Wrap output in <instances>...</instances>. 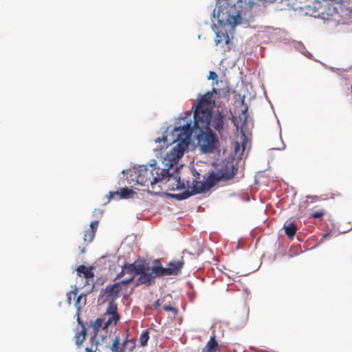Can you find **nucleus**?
Returning <instances> with one entry per match:
<instances>
[{"label": "nucleus", "instance_id": "32", "mask_svg": "<svg viewBox=\"0 0 352 352\" xmlns=\"http://www.w3.org/2000/svg\"><path fill=\"white\" fill-rule=\"evenodd\" d=\"M126 273V270H124V265L122 267V271L118 274L117 278H122Z\"/></svg>", "mask_w": 352, "mask_h": 352}, {"label": "nucleus", "instance_id": "17", "mask_svg": "<svg viewBox=\"0 0 352 352\" xmlns=\"http://www.w3.org/2000/svg\"><path fill=\"white\" fill-rule=\"evenodd\" d=\"M112 352H124V342L120 344V340L118 337H116L111 346Z\"/></svg>", "mask_w": 352, "mask_h": 352}, {"label": "nucleus", "instance_id": "23", "mask_svg": "<svg viewBox=\"0 0 352 352\" xmlns=\"http://www.w3.org/2000/svg\"><path fill=\"white\" fill-rule=\"evenodd\" d=\"M95 234L92 230H86L84 234L83 240L85 242L90 243L93 241Z\"/></svg>", "mask_w": 352, "mask_h": 352}, {"label": "nucleus", "instance_id": "35", "mask_svg": "<svg viewBox=\"0 0 352 352\" xmlns=\"http://www.w3.org/2000/svg\"><path fill=\"white\" fill-rule=\"evenodd\" d=\"M77 321H78V323L81 326V329H82V327H85L82 321L81 320V319L80 318L79 313H78Z\"/></svg>", "mask_w": 352, "mask_h": 352}, {"label": "nucleus", "instance_id": "5", "mask_svg": "<svg viewBox=\"0 0 352 352\" xmlns=\"http://www.w3.org/2000/svg\"><path fill=\"white\" fill-rule=\"evenodd\" d=\"M220 181V173L212 170L204 177V182L194 181V192L201 193L210 190Z\"/></svg>", "mask_w": 352, "mask_h": 352}, {"label": "nucleus", "instance_id": "49", "mask_svg": "<svg viewBox=\"0 0 352 352\" xmlns=\"http://www.w3.org/2000/svg\"><path fill=\"white\" fill-rule=\"evenodd\" d=\"M194 108H195V109L196 108V105H195V106H192V109H194Z\"/></svg>", "mask_w": 352, "mask_h": 352}, {"label": "nucleus", "instance_id": "26", "mask_svg": "<svg viewBox=\"0 0 352 352\" xmlns=\"http://www.w3.org/2000/svg\"><path fill=\"white\" fill-rule=\"evenodd\" d=\"M324 212L323 210H318L310 214V217L317 219L324 215Z\"/></svg>", "mask_w": 352, "mask_h": 352}, {"label": "nucleus", "instance_id": "44", "mask_svg": "<svg viewBox=\"0 0 352 352\" xmlns=\"http://www.w3.org/2000/svg\"><path fill=\"white\" fill-rule=\"evenodd\" d=\"M85 251H86V250H85V248H82V249H81V250H80L81 253H82V254H83V253H85Z\"/></svg>", "mask_w": 352, "mask_h": 352}, {"label": "nucleus", "instance_id": "21", "mask_svg": "<svg viewBox=\"0 0 352 352\" xmlns=\"http://www.w3.org/2000/svg\"><path fill=\"white\" fill-rule=\"evenodd\" d=\"M149 339V333L148 331H144L142 333L140 336V342L141 346H145L147 344V342Z\"/></svg>", "mask_w": 352, "mask_h": 352}, {"label": "nucleus", "instance_id": "28", "mask_svg": "<svg viewBox=\"0 0 352 352\" xmlns=\"http://www.w3.org/2000/svg\"><path fill=\"white\" fill-rule=\"evenodd\" d=\"M118 196L119 197V190L116 191H110L107 195L108 200L110 201L111 199Z\"/></svg>", "mask_w": 352, "mask_h": 352}, {"label": "nucleus", "instance_id": "24", "mask_svg": "<svg viewBox=\"0 0 352 352\" xmlns=\"http://www.w3.org/2000/svg\"><path fill=\"white\" fill-rule=\"evenodd\" d=\"M126 346L130 351H133L135 348V341L133 339L126 340L124 342V347Z\"/></svg>", "mask_w": 352, "mask_h": 352}, {"label": "nucleus", "instance_id": "41", "mask_svg": "<svg viewBox=\"0 0 352 352\" xmlns=\"http://www.w3.org/2000/svg\"><path fill=\"white\" fill-rule=\"evenodd\" d=\"M221 131H222V130L223 129V124H223V113H221Z\"/></svg>", "mask_w": 352, "mask_h": 352}, {"label": "nucleus", "instance_id": "10", "mask_svg": "<svg viewBox=\"0 0 352 352\" xmlns=\"http://www.w3.org/2000/svg\"><path fill=\"white\" fill-rule=\"evenodd\" d=\"M104 323L103 329H107L111 324H116L120 318L117 311V304L115 302L109 303L107 309L103 316Z\"/></svg>", "mask_w": 352, "mask_h": 352}, {"label": "nucleus", "instance_id": "15", "mask_svg": "<svg viewBox=\"0 0 352 352\" xmlns=\"http://www.w3.org/2000/svg\"><path fill=\"white\" fill-rule=\"evenodd\" d=\"M218 349V343L215 340V336L210 338L206 346L202 349V352H216Z\"/></svg>", "mask_w": 352, "mask_h": 352}, {"label": "nucleus", "instance_id": "11", "mask_svg": "<svg viewBox=\"0 0 352 352\" xmlns=\"http://www.w3.org/2000/svg\"><path fill=\"white\" fill-rule=\"evenodd\" d=\"M144 264H136V263H125L124 264V270H126V273L131 274V277L128 279L123 280L121 283L123 285H126L132 282L134 279L135 275H138V273L142 272V266Z\"/></svg>", "mask_w": 352, "mask_h": 352}, {"label": "nucleus", "instance_id": "2", "mask_svg": "<svg viewBox=\"0 0 352 352\" xmlns=\"http://www.w3.org/2000/svg\"><path fill=\"white\" fill-rule=\"evenodd\" d=\"M248 106L241 110L239 118L232 116V122L236 129L240 131L241 142H232V152L224 162H221V183L232 179L237 173L240 164L242 163V157L248 143Z\"/></svg>", "mask_w": 352, "mask_h": 352}, {"label": "nucleus", "instance_id": "27", "mask_svg": "<svg viewBox=\"0 0 352 352\" xmlns=\"http://www.w3.org/2000/svg\"><path fill=\"white\" fill-rule=\"evenodd\" d=\"M98 221H94L91 222L90 228L89 230L94 231V233L95 234L98 229Z\"/></svg>", "mask_w": 352, "mask_h": 352}, {"label": "nucleus", "instance_id": "9", "mask_svg": "<svg viewBox=\"0 0 352 352\" xmlns=\"http://www.w3.org/2000/svg\"><path fill=\"white\" fill-rule=\"evenodd\" d=\"M245 320L246 313L243 309L228 316L227 319L221 321V324L223 323L228 325L230 329H236L243 325Z\"/></svg>", "mask_w": 352, "mask_h": 352}, {"label": "nucleus", "instance_id": "33", "mask_svg": "<svg viewBox=\"0 0 352 352\" xmlns=\"http://www.w3.org/2000/svg\"><path fill=\"white\" fill-rule=\"evenodd\" d=\"M163 309L166 311H176V309L171 307V306H169V305H164L163 307Z\"/></svg>", "mask_w": 352, "mask_h": 352}, {"label": "nucleus", "instance_id": "22", "mask_svg": "<svg viewBox=\"0 0 352 352\" xmlns=\"http://www.w3.org/2000/svg\"><path fill=\"white\" fill-rule=\"evenodd\" d=\"M196 193L194 192V186H192V190L190 192L188 191L183 192L182 193L176 194L175 195V197L179 199L182 200L188 198L190 196L195 195Z\"/></svg>", "mask_w": 352, "mask_h": 352}, {"label": "nucleus", "instance_id": "37", "mask_svg": "<svg viewBox=\"0 0 352 352\" xmlns=\"http://www.w3.org/2000/svg\"><path fill=\"white\" fill-rule=\"evenodd\" d=\"M239 96V102L241 104H244L245 96H241L240 94Z\"/></svg>", "mask_w": 352, "mask_h": 352}, {"label": "nucleus", "instance_id": "47", "mask_svg": "<svg viewBox=\"0 0 352 352\" xmlns=\"http://www.w3.org/2000/svg\"><path fill=\"white\" fill-rule=\"evenodd\" d=\"M245 200H246V201H249V200H250L249 197H248V196H247V197H246V199H245Z\"/></svg>", "mask_w": 352, "mask_h": 352}, {"label": "nucleus", "instance_id": "7", "mask_svg": "<svg viewBox=\"0 0 352 352\" xmlns=\"http://www.w3.org/2000/svg\"><path fill=\"white\" fill-rule=\"evenodd\" d=\"M157 263L159 268L155 269V271L161 274L162 276L178 275L181 273L185 263L183 257L179 260H172L169 261L166 267H162L159 261H157Z\"/></svg>", "mask_w": 352, "mask_h": 352}, {"label": "nucleus", "instance_id": "34", "mask_svg": "<svg viewBox=\"0 0 352 352\" xmlns=\"http://www.w3.org/2000/svg\"><path fill=\"white\" fill-rule=\"evenodd\" d=\"M214 128L217 131L220 132V120L218 119L215 121Z\"/></svg>", "mask_w": 352, "mask_h": 352}, {"label": "nucleus", "instance_id": "19", "mask_svg": "<svg viewBox=\"0 0 352 352\" xmlns=\"http://www.w3.org/2000/svg\"><path fill=\"white\" fill-rule=\"evenodd\" d=\"M86 332H87L86 328L82 327V329H81L80 332H77L76 333V336H75L76 344L77 345H80L82 344V342L85 340Z\"/></svg>", "mask_w": 352, "mask_h": 352}, {"label": "nucleus", "instance_id": "25", "mask_svg": "<svg viewBox=\"0 0 352 352\" xmlns=\"http://www.w3.org/2000/svg\"><path fill=\"white\" fill-rule=\"evenodd\" d=\"M243 3H245V8H243V12L245 13V15L243 16H245L247 15V12H250L251 9L254 7L256 3L254 0H250L248 3L245 1Z\"/></svg>", "mask_w": 352, "mask_h": 352}, {"label": "nucleus", "instance_id": "1", "mask_svg": "<svg viewBox=\"0 0 352 352\" xmlns=\"http://www.w3.org/2000/svg\"><path fill=\"white\" fill-rule=\"evenodd\" d=\"M217 89H212L204 95L199 94L197 103L194 111V123H187L182 128L177 127L174 130L177 140L179 142L173 148L170 160H177L181 158L185 150L188 147L192 135L197 137L198 144L203 153H210L214 150L218 142L216 135L210 128L213 109L215 106L214 94H217Z\"/></svg>", "mask_w": 352, "mask_h": 352}, {"label": "nucleus", "instance_id": "45", "mask_svg": "<svg viewBox=\"0 0 352 352\" xmlns=\"http://www.w3.org/2000/svg\"><path fill=\"white\" fill-rule=\"evenodd\" d=\"M230 28H231V30H232L231 34H233V32H234V29H233L231 25H230ZM234 28H235V27Z\"/></svg>", "mask_w": 352, "mask_h": 352}, {"label": "nucleus", "instance_id": "16", "mask_svg": "<svg viewBox=\"0 0 352 352\" xmlns=\"http://www.w3.org/2000/svg\"><path fill=\"white\" fill-rule=\"evenodd\" d=\"M104 318H97L94 322H91L90 324V327L92 328V331L94 333V336L96 337L98 333L99 332L100 328L104 326Z\"/></svg>", "mask_w": 352, "mask_h": 352}, {"label": "nucleus", "instance_id": "18", "mask_svg": "<svg viewBox=\"0 0 352 352\" xmlns=\"http://www.w3.org/2000/svg\"><path fill=\"white\" fill-rule=\"evenodd\" d=\"M133 194L134 192L132 189H130L127 187L122 188L120 190H119V199H129Z\"/></svg>", "mask_w": 352, "mask_h": 352}, {"label": "nucleus", "instance_id": "6", "mask_svg": "<svg viewBox=\"0 0 352 352\" xmlns=\"http://www.w3.org/2000/svg\"><path fill=\"white\" fill-rule=\"evenodd\" d=\"M159 268L157 261H155V265L151 267L148 265H143L142 272L138 273L140 276L138 278V284L142 285L145 284L150 285L155 283V278L157 277H161L162 275L156 272L155 269Z\"/></svg>", "mask_w": 352, "mask_h": 352}, {"label": "nucleus", "instance_id": "29", "mask_svg": "<svg viewBox=\"0 0 352 352\" xmlns=\"http://www.w3.org/2000/svg\"><path fill=\"white\" fill-rule=\"evenodd\" d=\"M84 298L85 299V296H83L82 294L79 295L75 302V306L77 307L78 310L79 311L81 308V306L79 305L80 300Z\"/></svg>", "mask_w": 352, "mask_h": 352}, {"label": "nucleus", "instance_id": "30", "mask_svg": "<svg viewBox=\"0 0 352 352\" xmlns=\"http://www.w3.org/2000/svg\"><path fill=\"white\" fill-rule=\"evenodd\" d=\"M77 295V289H75V291H72L67 294V300L69 304H71V300H72V296H74L75 298Z\"/></svg>", "mask_w": 352, "mask_h": 352}, {"label": "nucleus", "instance_id": "51", "mask_svg": "<svg viewBox=\"0 0 352 352\" xmlns=\"http://www.w3.org/2000/svg\"><path fill=\"white\" fill-rule=\"evenodd\" d=\"M351 93H352V85L351 86Z\"/></svg>", "mask_w": 352, "mask_h": 352}, {"label": "nucleus", "instance_id": "52", "mask_svg": "<svg viewBox=\"0 0 352 352\" xmlns=\"http://www.w3.org/2000/svg\"><path fill=\"white\" fill-rule=\"evenodd\" d=\"M221 352H223V348L221 347Z\"/></svg>", "mask_w": 352, "mask_h": 352}, {"label": "nucleus", "instance_id": "20", "mask_svg": "<svg viewBox=\"0 0 352 352\" xmlns=\"http://www.w3.org/2000/svg\"><path fill=\"white\" fill-rule=\"evenodd\" d=\"M223 40L225 41V44L226 45L228 50H231L234 47V43L230 41L228 34L227 32L224 34L221 32V42Z\"/></svg>", "mask_w": 352, "mask_h": 352}, {"label": "nucleus", "instance_id": "3", "mask_svg": "<svg viewBox=\"0 0 352 352\" xmlns=\"http://www.w3.org/2000/svg\"><path fill=\"white\" fill-rule=\"evenodd\" d=\"M135 180L141 186H153L169 175L168 170L156 166V162L148 166L140 165L135 169Z\"/></svg>", "mask_w": 352, "mask_h": 352}, {"label": "nucleus", "instance_id": "8", "mask_svg": "<svg viewBox=\"0 0 352 352\" xmlns=\"http://www.w3.org/2000/svg\"><path fill=\"white\" fill-rule=\"evenodd\" d=\"M121 284H122L121 282H118L113 285H107L104 290L101 291L98 297V302H100L101 303H104L107 301H109V303L114 302V300L118 297V294L122 289Z\"/></svg>", "mask_w": 352, "mask_h": 352}, {"label": "nucleus", "instance_id": "42", "mask_svg": "<svg viewBox=\"0 0 352 352\" xmlns=\"http://www.w3.org/2000/svg\"><path fill=\"white\" fill-rule=\"evenodd\" d=\"M329 235H330V233H329V232L325 233V234L322 236V239H321V241H322V240H323L324 239L327 238Z\"/></svg>", "mask_w": 352, "mask_h": 352}, {"label": "nucleus", "instance_id": "38", "mask_svg": "<svg viewBox=\"0 0 352 352\" xmlns=\"http://www.w3.org/2000/svg\"><path fill=\"white\" fill-rule=\"evenodd\" d=\"M281 144H282V147L276 148V150L282 151V150H284L285 148V143L283 141H282Z\"/></svg>", "mask_w": 352, "mask_h": 352}, {"label": "nucleus", "instance_id": "43", "mask_svg": "<svg viewBox=\"0 0 352 352\" xmlns=\"http://www.w3.org/2000/svg\"><path fill=\"white\" fill-rule=\"evenodd\" d=\"M86 352H96V350H92L91 349L86 348Z\"/></svg>", "mask_w": 352, "mask_h": 352}, {"label": "nucleus", "instance_id": "12", "mask_svg": "<svg viewBox=\"0 0 352 352\" xmlns=\"http://www.w3.org/2000/svg\"><path fill=\"white\" fill-rule=\"evenodd\" d=\"M285 43L292 45L296 50H298L300 53L303 54L304 56L310 58L311 56V54L309 52L302 43L300 41H290L289 39L284 40Z\"/></svg>", "mask_w": 352, "mask_h": 352}, {"label": "nucleus", "instance_id": "46", "mask_svg": "<svg viewBox=\"0 0 352 352\" xmlns=\"http://www.w3.org/2000/svg\"><path fill=\"white\" fill-rule=\"evenodd\" d=\"M221 28H222V27H223V25H226V23H224L223 22V21H221Z\"/></svg>", "mask_w": 352, "mask_h": 352}, {"label": "nucleus", "instance_id": "50", "mask_svg": "<svg viewBox=\"0 0 352 352\" xmlns=\"http://www.w3.org/2000/svg\"><path fill=\"white\" fill-rule=\"evenodd\" d=\"M194 108H195V109L196 108V105H195V106H192V109H194Z\"/></svg>", "mask_w": 352, "mask_h": 352}, {"label": "nucleus", "instance_id": "36", "mask_svg": "<svg viewBox=\"0 0 352 352\" xmlns=\"http://www.w3.org/2000/svg\"><path fill=\"white\" fill-rule=\"evenodd\" d=\"M160 305L161 303L160 302V300H157L153 304V307L154 309H157L160 306Z\"/></svg>", "mask_w": 352, "mask_h": 352}, {"label": "nucleus", "instance_id": "39", "mask_svg": "<svg viewBox=\"0 0 352 352\" xmlns=\"http://www.w3.org/2000/svg\"><path fill=\"white\" fill-rule=\"evenodd\" d=\"M162 140H164V142H166L167 138H163L162 139H160V138H157L155 140V142H160Z\"/></svg>", "mask_w": 352, "mask_h": 352}, {"label": "nucleus", "instance_id": "31", "mask_svg": "<svg viewBox=\"0 0 352 352\" xmlns=\"http://www.w3.org/2000/svg\"><path fill=\"white\" fill-rule=\"evenodd\" d=\"M217 78V74L214 72H210L208 79L215 80Z\"/></svg>", "mask_w": 352, "mask_h": 352}, {"label": "nucleus", "instance_id": "40", "mask_svg": "<svg viewBox=\"0 0 352 352\" xmlns=\"http://www.w3.org/2000/svg\"><path fill=\"white\" fill-rule=\"evenodd\" d=\"M307 199H311L312 200H316L317 199V197L316 196L308 195V196H307Z\"/></svg>", "mask_w": 352, "mask_h": 352}, {"label": "nucleus", "instance_id": "4", "mask_svg": "<svg viewBox=\"0 0 352 352\" xmlns=\"http://www.w3.org/2000/svg\"><path fill=\"white\" fill-rule=\"evenodd\" d=\"M244 1L245 0H221V11L223 8L229 9L226 12L228 14L227 21L233 29L242 23L243 15H245L243 6Z\"/></svg>", "mask_w": 352, "mask_h": 352}, {"label": "nucleus", "instance_id": "13", "mask_svg": "<svg viewBox=\"0 0 352 352\" xmlns=\"http://www.w3.org/2000/svg\"><path fill=\"white\" fill-rule=\"evenodd\" d=\"M92 269V267H87L84 265H81L77 267L76 271L78 276L83 275V276L87 279V281H88L89 278L93 279L94 277Z\"/></svg>", "mask_w": 352, "mask_h": 352}, {"label": "nucleus", "instance_id": "14", "mask_svg": "<svg viewBox=\"0 0 352 352\" xmlns=\"http://www.w3.org/2000/svg\"><path fill=\"white\" fill-rule=\"evenodd\" d=\"M284 229L285 234L289 238H292L296 232L297 228L294 222L286 221L284 224Z\"/></svg>", "mask_w": 352, "mask_h": 352}, {"label": "nucleus", "instance_id": "48", "mask_svg": "<svg viewBox=\"0 0 352 352\" xmlns=\"http://www.w3.org/2000/svg\"><path fill=\"white\" fill-rule=\"evenodd\" d=\"M221 281L223 280V277L222 275H221Z\"/></svg>", "mask_w": 352, "mask_h": 352}]
</instances>
